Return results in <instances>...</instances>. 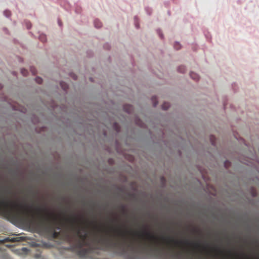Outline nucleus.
<instances>
[{
	"label": "nucleus",
	"instance_id": "nucleus-1",
	"mask_svg": "<svg viewBox=\"0 0 259 259\" xmlns=\"http://www.w3.org/2000/svg\"><path fill=\"white\" fill-rule=\"evenodd\" d=\"M0 207L9 209L10 211L14 212L17 216H21L26 213V210L23 205L9 200L0 199Z\"/></svg>",
	"mask_w": 259,
	"mask_h": 259
},
{
	"label": "nucleus",
	"instance_id": "nucleus-2",
	"mask_svg": "<svg viewBox=\"0 0 259 259\" xmlns=\"http://www.w3.org/2000/svg\"><path fill=\"white\" fill-rule=\"evenodd\" d=\"M130 233L133 237L143 241L153 242L157 240V238L154 234L147 231H132Z\"/></svg>",
	"mask_w": 259,
	"mask_h": 259
},
{
	"label": "nucleus",
	"instance_id": "nucleus-3",
	"mask_svg": "<svg viewBox=\"0 0 259 259\" xmlns=\"http://www.w3.org/2000/svg\"><path fill=\"white\" fill-rule=\"evenodd\" d=\"M77 235L81 239L83 240L85 238L87 233L85 228L81 226H78L75 229Z\"/></svg>",
	"mask_w": 259,
	"mask_h": 259
},
{
	"label": "nucleus",
	"instance_id": "nucleus-4",
	"mask_svg": "<svg viewBox=\"0 0 259 259\" xmlns=\"http://www.w3.org/2000/svg\"><path fill=\"white\" fill-rule=\"evenodd\" d=\"M168 245L175 247H180L182 245V241L173 238H168L166 241Z\"/></svg>",
	"mask_w": 259,
	"mask_h": 259
},
{
	"label": "nucleus",
	"instance_id": "nucleus-5",
	"mask_svg": "<svg viewBox=\"0 0 259 259\" xmlns=\"http://www.w3.org/2000/svg\"><path fill=\"white\" fill-rule=\"evenodd\" d=\"M190 76L192 77V78H193V79H194L195 80H197L199 78V75L197 73H194V72H191Z\"/></svg>",
	"mask_w": 259,
	"mask_h": 259
},
{
	"label": "nucleus",
	"instance_id": "nucleus-6",
	"mask_svg": "<svg viewBox=\"0 0 259 259\" xmlns=\"http://www.w3.org/2000/svg\"><path fill=\"white\" fill-rule=\"evenodd\" d=\"M4 14L5 16L7 18H9L11 16V13L10 11H5L4 12Z\"/></svg>",
	"mask_w": 259,
	"mask_h": 259
},
{
	"label": "nucleus",
	"instance_id": "nucleus-7",
	"mask_svg": "<svg viewBox=\"0 0 259 259\" xmlns=\"http://www.w3.org/2000/svg\"><path fill=\"white\" fill-rule=\"evenodd\" d=\"M40 39L42 41H45L47 40L46 35L44 34H41L40 35Z\"/></svg>",
	"mask_w": 259,
	"mask_h": 259
},
{
	"label": "nucleus",
	"instance_id": "nucleus-8",
	"mask_svg": "<svg viewBox=\"0 0 259 259\" xmlns=\"http://www.w3.org/2000/svg\"><path fill=\"white\" fill-rule=\"evenodd\" d=\"M35 80H36V81L38 83H42V80L41 79V78L40 77H36L35 78Z\"/></svg>",
	"mask_w": 259,
	"mask_h": 259
},
{
	"label": "nucleus",
	"instance_id": "nucleus-9",
	"mask_svg": "<svg viewBox=\"0 0 259 259\" xmlns=\"http://www.w3.org/2000/svg\"><path fill=\"white\" fill-rule=\"evenodd\" d=\"M168 105H166V106H165V104H164V105H163L162 106V108L163 110H167V109H168Z\"/></svg>",
	"mask_w": 259,
	"mask_h": 259
},
{
	"label": "nucleus",
	"instance_id": "nucleus-10",
	"mask_svg": "<svg viewBox=\"0 0 259 259\" xmlns=\"http://www.w3.org/2000/svg\"><path fill=\"white\" fill-rule=\"evenodd\" d=\"M17 238H12L11 239H10V241L14 242L16 241H18Z\"/></svg>",
	"mask_w": 259,
	"mask_h": 259
},
{
	"label": "nucleus",
	"instance_id": "nucleus-11",
	"mask_svg": "<svg viewBox=\"0 0 259 259\" xmlns=\"http://www.w3.org/2000/svg\"><path fill=\"white\" fill-rule=\"evenodd\" d=\"M10 240V239L9 238H6L4 239H0V242H4L5 241H7V240Z\"/></svg>",
	"mask_w": 259,
	"mask_h": 259
},
{
	"label": "nucleus",
	"instance_id": "nucleus-12",
	"mask_svg": "<svg viewBox=\"0 0 259 259\" xmlns=\"http://www.w3.org/2000/svg\"><path fill=\"white\" fill-rule=\"evenodd\" d=\"M229 163V162L228 161H226L224 163L225 166H226V167L228 166L227 163Z\"/></svg>",
	"mask_w": 259,
	"mask_h": 259
},
{
	"label": "nucleus",
	"instance_id": "nucleus-13",
	"mask_svg": "<svg viewBox=\"0 0 259 259\" xmlns=\"http://www.w3.org/2000/svg\"><path fill=\"white\" fill-rule=\"evenodd\" d=\"M159 35L162 38L163 37V34L160 32V31H159Z\"/></svg>",
	"mask_w": 259,
	"mask_h": 259
},
{
	"label": "nucleus",
	"instance_id": "nucleus-14",
	"mask_svg": "<svg viewBox=\"0 0 259 259\" xmlns=\"http://www.w3.org/2000/svg\"><path fill=\"white\" fill-rule=\"evenodd\" d=\"M24 71H25V69H22L21 72H22V74H25Z\"/></svg>",
	"mask_w": 259,
	"mask_h": 259
},
{
	"label": "nucleus",
	"instance_id": "nucleus-15",
	"mask_svg": "<svg viewBox=\"0 0 259 259\" xmlns=\"http://www.w3.org/2000/svg\"><path fill=\"white\" fill-rule=\"evenodd\" d=\"M157 104V102L154 103L153 106L154 107H155Z\"/></svg>",
	"mask_w": 259,
	"mask_h": 259
},
{
	"label": "nucleus",
	"instance_id": "nucleus-16",
	"mask_svg": "<svg viewBox=\"0 0 259 259\" xmlns=\"http://www.w3.org/2000/svg\"><path fill=\"white\" fill-rule=\"evenodd\" d=\"M72 77H73L74 79H75L76 78V75H73V76H72Z\"/></svg>",
	"mask_w": 259,
	"mask_h": 259
},
{
	"label": "nucleus",
	"instance_id": "nucleus-17",
	"mask_svg": "<svg viewBox=\"0 0 259 259\" xmlns=\"http://www.w3.org/2000/svg\"><path fill=\"white\" fill-rule=\"evenodd\" d=\"M26 249V247L23 248V249H24V250H25Z\"/></svg>",
	"mask_w": 259,
	"mask_h": 259
},
{
	"label": "nucleus",
	"instance_id": "nucleus-18",
	"mask_svg": "<svg viewBox=\"0 0 259 259\" xmlns=\"http://www.w3.org/2000/svg\"><path fill=\"white\" fill-rule=\"evenodd\" d=\"M26 249V247L23 248V249H24V250H25Z\"/></svg>",
	"mask_w": 259,
	"mask_h": 259
},
{
	"label": "nucleus",
	"instance_id": "nucleus-19",
	"mask_svg": "<svg viewBox=\"0 0 259 259\" xmlns=\"http://www.w3.org/2000/svg\"><path fill=\"white\" fill-rule=\"evenodd\" d=\"M59 25L60 26H61V24L59 22Z\"/></svg>",
	"mask_w": 259,
	"mask_h": 259
}]
</instances>
